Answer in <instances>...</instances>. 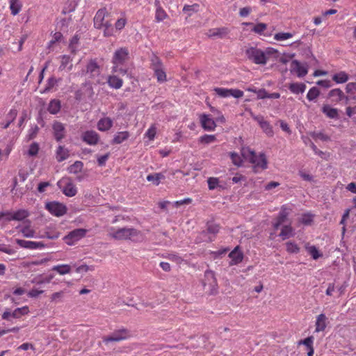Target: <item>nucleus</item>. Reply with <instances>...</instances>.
<instances>
[{
	"mask_svg": "<svg viewBox=\"0 0 356 356\" xmlns=\"http://www.w3.org/2000/svg\"><path fill=\"white\" fill-rule=\"evenodd\" d=\"M278 51L273 47H267L264 50L257 47H250L246 49L245 55L252 63L257 65H266L273 57L277 56Z\"/></svg>",
	"mask_w": 356,
	"mask_h": 356,
	"instance_id": "1",
	"label": "nucleus"
},
{
	"mask_svg": "<svg viewBox=\"0 0 356 356\" xmlns=\"http://www.w3.org/2000/svg\"><path fill=\"white\" fill-rule=\"evenodd\" d=\"M107 232L108 236L118 241L131 240L132 241H137L142 237L141 232L134 227L116 229L111 227L107 229Z\"/></svg>",
	"mask_w": 356,
	"mask_h": 356,
	"instance_id": "2",
	"label": "nucleus"
},
{
	"mask_svg": "<svg viewBox=\"0 0 356 356\" xmlns=\"http://www.w3.org/2000/svg\"><path fill=\"white\" fill-rule=\"evenodd\" d=\"M241 154L245 159L249 161L253 165L254 172L267 168L268 163L264 154L261 153L257 155L250 147H243Z\"/></svg>",
	"mask_w": 356,
	"mask_h": 356,
	"instance_id": "3",
	"label": "nucleus"
},
{
	"mask_svg": "<svg viewBox=\"0 0 356 356\" xmlns=\"http://www.w3.org/2000/svg\"><path fill=\"white\" fill-rule=\"evenodd\" d=\"M57 185L63 194L67 197H74L77 193V188L74 184L72 178L69 177H64L61 178L58 181Z\"/></svg>",
	"mask_w": 356,
	"mask_h": 356,
	"instance_id": "4",
	"label": "nucleus"
},
{
	"mask_svg": "<svg viewBox=\"0 0 356 356\" xmlns=\"http://www.w3.org/2000/svg\"><path fill=\"white\" fill-rule=\"evenodd\" d=\"M131 337L130 331L126 328L120 329L113 332L109 336L103 337L102 340L105 344L110 342H118L126 340Z\"/></svg>",
	"mask_w": 356,
	"mask_h": 356,
	"instance_id": "5",
	"label": "nucleus"
},
{
	"mask_svg": "<svg viewBox=\"0 0 356 356\" xmlns=\"http://www.w3.org/2000/svg\"><path fill=\"white\" fill-rule=\"evenodd\" d=\"M87 233V230L83 228L75 229L66 235L63 240L69 245H74L77 241L83 238Z\"/></svg>",
	"mask_w": 356,
	"mask_h": 356,
	"instance_id": "6",
	"label": "nucleus"
},
{
	"mask_svg": "<svg viewBox=\"0 0 356 356\" xmlns=\"http://www.w3.org/2000/svg\"><path fill=\"white\" fill-rule=\"evenodd\" d=\"M29 313V308L28 306H24L22 307H18L13 312L6 309L2 314V319L6 321H10L11 318H21L22 316L27 315Z\"/></svg>",
	"mask_w": 356,
	"mask_h": 356,
	"instance_id": "7",
	"label": "nucleus"
},
{
	"mask_svg": "<svg viewBox=\"0 0 356 356\" xmlns=\"http://www.w3.org/2000/svg\"><path fill=\"white\" fill-rule=\"evenodd\" d=\"M45 209L51 214L57 217L62 216L67 212V207L65 204L55 201L47 202Z\"/></svg>",
	"mask_w": 356,
	"mask_h": 356,
	"instance_id": "8",
	"label": "nucleus"
},
{
	"mask_svg": "<svg viewBox=\"0 0 356 356\" xmlns=\"http://www.w3.org/2000/svg\"><path fill=\"white\" fill-rule=\"evenodd\" d=\"M213 90L216 95L221 97H228L229 96H232L235 98H241L244 95L243 92L239 89L215 88Z\"/></svg>",
	"mask_w": 356,
	"mask_h": 356,
	"instance_id": "9",
	"label": "nucleus"
},
{
	"mask_svg": "<svg viewBox=\"0 0 356 356\" xmlns=\"http://www.w3.org/2000/svg\"><path fill=\"white\" fill-rule=\"evenodd\" d=\"M82 76L89 74V78L94 79L100 74V67L95 60H90L87 65L86 70H83L81 74Z\"/></svg>",
	"mask_w": 356,
	"mask_h": 356,
	"instance_id": "10",
	"label": "nucleus"
},
{
	"mask_svg": "<svg viewBox=\"0 0 356 356\" xmlns=\"http://www.w3.org/2000/svg\"><path fill=\"white\" fill-rule=\"evenodd\" d=\"M289 214V209L286 205H283L277 217L272 222L273 227L277 230L279 227L286 220Z\"/></svg>",
	"mask_w": 356,
	"mask_h": 356,
	"instance_id": "11",
	"label": "nucleus"
},
{
	"mask_svg": "<svg viewBox=\"0 0 356 356\" xmlns=\"http://www.w3.org/2000/svg\"><path fill=\"white\" fill-rule=\"evenodd\" d=\"M129 59V51L127 48L116 50L112 58L113 65H123Z\"/></svg>",
	"mask_w": 356,
	"mask_h": 356,
	"instance_id": "12",
	"label": "nucleus"
},
{
	"mask_svg": "<svg viewBox=\"0 0 356 356\" xmlns=\"http://www.w3.org/2000/svg\"><path fill=\"white\" fill-rule=\"evenodd\" d=\"M252 118L258 122L263 131L268 136L273 137L274 131L271 124L262 115H252Z\"/></svg>",
	"mask_w": 356,
	"mask_h": 356,
	"instance_id": "13",
	"label": "nucleus"
},
{
	"mask_svg": "<svg viewBox=\"0 0 356 356\" xmlns=\"http://www.w3.org/2000/svg\"><path fill=\"white\" fill-rule=\"evenodd\" d=\"M81 139L89 145H95L99 143L100 137L95 131L88 130L82 134Z\"/></svg>",
	"mask_w": 356,
	"mask_h": 356,
	"instance_id": "14",
	"label": "nucleus"
},
{
	"mask_svg": "<svg viewBox=\"0 0 356 356\" xmlns=\"http://www.w3.org/2000/svg\"><path fill=\"white\" fill-rule=\"evenodd\" d=\"M291 72L296 74L298 77H303L308 72V67L306 64H302L297 60H292L291 63Z\"/></svg>",
	"mask_w": 356,
	"mask_h": 356,
	"instance_id": "15",
	"label": "nucleus"
},
{
	"mask_svg": "<svg viewBox=\"0 0 356 356\" xmlns=\"http://www.w3.org/2000/svg\"><path fill=\"white\" fill-rule=\"evenodd\" d=\"M53 134L56 141L59 142L65 137V124L58 121H54L52 124Z\"/></svg>",
	"mask_w": 356,
	"mask_h": 356,
	"instance_id": "16",
	"label": "nucleus"
},
{
	"mask_svg": "<svg viewBox=\"0 0 356 356\" xmlns=\"http://www.w3.org/2000/svg\"><path fill=\"white\" fill-rule=\"evenodd\" d=\"M200 122L202 128L209 131H214L216 127L214 120L208 114H201L200 115Z\"/></svg>",
	"mask_w": 356,
	"mask_h": 356,
	"instance_id": "17",
	"label": "nucleus"
},
{
	"mask_svg": "<svg viewBox=\"0 0 356 356\" xmlns=\"http://www.w3.org/2000/svg\"><path fill=\"white\" fill-rule=\"evenodd\" d=\"M15 241L20 247L29 250L40 249L44 247L42 242L25 241L22 239H16Z\"/></svg>",
	"mask_w": 356,
	"mask_h": 356,
	"instance_id": "18",
	"label": "nucleus"
},
{
	"mask_svg": "<svg viewBox=\"0 0 356 356\" xmlns=\"http://www.w3.org/2000/svg\"><path fill=\"white\" fill-rule=\"evenodd\" d=\"M107 10L105 8L99 9L94 17V26L96 29H102L105 24L104 19L107 15Z\"/></svg>",
	"mask_w": 356,
	"mask_h": 356,
	"instance_id": "19",
	"label": "nucleus"
},
{
	"mask_svg": "<svg viewBox=\"0 0 356 356\" xmlns=\"http://www.w3.org/2000/svg\"><path fill=\"white\" fill-rule=\"evenodd\" d=\"M329 97H332V102L338 103L343 99L346 100V103L348 104L350 98L346 96L343 92L339 88H334L331 90L328 93Z\"/></svg>",
	"mask_w": 356,
	"mask_h": 356,
	"instance_id": "20",
	"label": "nucleus"
},
{
	"mask_svg": "<svg viewBox=\"0 0 356 356\" xmlns=\"http://www.w3.org/2000/svg\"><path fill=\"white\" fill-rule=\"evenodd\" d=\"M229 257L231 259L230 266L236 265L241 263L243 259V254L240 250L239 246H236L229 254Z\"/></svg>",
	"mask_w": 356,
	"mask_h": 356,
	"instance_id": "21",
	"label": "nucleus"
},
{
	"mask_svg": "<svg viewBox=\"0 0 356 356\" xmlns=\"http://www.w3.org/2000/svg\"><path fill=\"white\" fill-rule=\"evenodd\" d=\"M229 33V30L226 27L211 29L207 33L209 38L218 37L225 38Z\"/></svg>",
	"mask_w": 356,
	"mask_h": 356,
	"instance_id": "22",
	"label": "nucleus"
},
{
	"mask_svg": "<svg viewBox=\"0 0 356 356\" xmlns=\"http://www.w3.org/2000/svg\"><path fill=\"white\" fill-rule=\"evenodd\" d=\"M327 318L324 314H321L316 316L315 322V332H323L327 327Z\"/></svg>",
	"mask_w": 356,
	"mask_h": 356,
	"instance_id": "23",
	"label": "nucleus"
},
{
	"mask_svg": "<svg viewBox=\"0 0 356 356\" xmlns=\"http://www.w3.org/2000/svg\"><path fill=\"white\" fill-rule=\"evenodd\" d=\"M295 235V231L291 224L283 225L279 236L282 240H286Z\"/></svg>",
	"mask_w": 356,
	"mask_h": 356,
	"instance_id": "24",
	"label": "nucleus"
},
{
	"mask_svg": "<svg viewBox=\"0 0 356 356\" xmlns=\"http://www.w3.org/2000/svg\"><path fill=\"white\" fill-rule=\"evenodd\" d=\"M349 79V75L345 71H339L332 76V80L337 84L346 83Z\"/></svg>",
	"mask_w": 356,
	"mask_h": 356,
	"instance_id": "25",
	"label": "nucleus"
},
{
	"mask_svg": "<svg viewBox=\"0 0 356 356\" xmlns=\"http://www.w3.org/2000/svg\"><path fill=\"white\" fill-rule=\"evenodd\" d=\"M113 120L110 118H101L97 122V129L101 131H108L113 127Z\"/></svg>",
	"mask_w": 356,
	"mask_h": 356,
	"instance_id": "26",
	"label": "nucleus"
},
{
	"mask_svg": "<svg viewBox=\"0 0 356 356\" xmlns=\"http://www.w3.org/2000/svg\"><path fill=\"white\" fill-rule=\"evenodd\" d=\"M70 156V151L63 145H59L56 151V159L58 162H62Z\"/></svg>",
	"mask_w": 356,
	"mask_h": 356,
	"instance_id": "27",
	"label": "nucleus"
},
{
	"mask_svg": "<svg viewBox=\"0 0 356 356\" xmlns=\"http://www.w3.org/2000/svg\"><path fill=\"white\" fill-rule=\"evenodd\" d=\"M314 343V337L310 336L307 338H305L303 340H300L298 342V345H305L307 349V356H314V349L313 346Z\"/></svg>",
	"mask_w": 356,
	"mask_h": 356,
	"instance_id": "28",
	"label": "nucleus"
},
{
	"mask_svg": "<svg viewBox=\"0 0 356 356\" xmlns=\"http://www.w3.org/2000/svg\"><path fill=\"white\" fill-rule=\"evenodd\" d=\"M322 112L330 119H337L339 118L338 109L332 108L328 104H325L321 108Z\"/></svg>",
	"mask_w": 356,
	"mask_h": 356,
	"instance_id": "29",
	"label": "nucleus"
},
{
	"mask_svg": "<svg viewBox=\"0 0 356 356\" xmlns=\"http://www.w3.org/2000/svg\"><path fill=\"white\" fill-rule=\"evenodd\" d=\"M289 90L296 95L302 94L306 90V85L304 83H291L288 86Z\"/></svg>",
	"mask_w": 356,
	"mask_h": 356,
	"instance_id": "30",
	"label": "nucleus"
},
{
	"mask_svg": "<svg viewBox=\"0 0 356 356\" xmlns=\"http://www.w3.org/2000/svg\"><path fill=\"white\" fill-rule=\"evenodd\" d=\"M305 248L314 260H317L320 257H323V254L320 252L315 245H311L309 243H307L305 245Z\"/></svg>",
	"mask_w": 356,
	"mask_h": 356,
	"instance_id": "31",
	"label": "nucleus"
},
{
	"mask_svg": "<svg viewBox=\"0 0 356 356\" xmlns=\"http://www.w3.org/2000/svg\"><path fill=\"white\" fill-rule=\"evenodd\" d=\"M60 101L57 99H54L50 101L47 110L51 114L56 115L60 111Z\"/></svg>",
	"mask_w": 356,
	"mask_h": 356,
	"instance_id": "32",
	"label": "nucleus"
},
{
	"mask_svg": "<svg viewBox=\"0 0 356 356\" xmlns=\"http://www.w3.org/2000/svg\"><path fill=\"white\" fill-rule=\"evenodd\" d=\"M108 84L111 88L119 89L122 86L123 81L115 75H110L108 77Z\"/></svg>",
	"mask_w": 356,
	"mask_h": 356,
	"instance_id": "33",
	"label": "nucleus"
},
{
	"mask_svg": "<svg viewBox=\"0 0 356 356\" xmlns=\"http://www.w3.org/2000/svg\"><path fill=\"white\" fill-rule=\"evenodd\" d=\"M130 136L129 131H119L115 136L112 140L113 144H121L127 140Z\"/></svg>",
	"mask_w": 356,
	"mask_h": 356,
	"instance_id": "34",
	"label": "nucleus"
},
{
	"mask_svg": "<svg viewBox=\"0 0 356 356\" xmlns=\"http://www.w3.org/2000/svg\"><path fill=\"white\" fill-rule=\"evenodd\" d=\"M51 270L60 275H64L71 272V266L68 264H59L54 266Z\"/></svg>",
	"mask_w": 356,
	"mask_h": 356,
	"instance_id": "35",
	"label": "nucleus"
},
{
	"mask_svg": "<svg viewBox=\"0 0 356 356\" xmlns=\"http://www.w3.org/2000/svg\"><path fill=\"white\" fill-rule=\"evenodd\" d=\"M10 10L13 15H17L22 8V3L20 0H10Z\"/></svg>",
	"mask_w": 356,
	"mask_h": 356,
	"instance_id": "36",
	"label": "nucleus"
},
{
	"mask_svg": "<svg viewBox=\"0 0 356 356\" xmlns=\"http://www.w3.org/2000/svg\"><path fill=\"white\" fill-rule=\"evenodd\" d=\"M152 70L154 71V76H156L158 82L163 83L167 81L166 73L164 71L163 66Z\"/></svg>",
	"mask_w": 356,
	"mask_h": 356,
	"instance_id": "37",
	"label": "nucleus"
},
{
	"mask_svg": "<svg viewBox=\"0 0 356 356\" xmlns=\"http://www.w3.org/2000/svg\"><path fill=\"white\" fill-rule=\"evenodd\" d=\"M83 163L81 161H76L67 168V171L70 174H77L83 170Z\"/></svg>",
	"mask_w": 356,
	"mask_h": 356,
	"instance_id": "38",
	"label": "nucleus"
},
{
	"mask_svg": "<svg viewBox=\"0 0 356 356\" xmlns=\"http://www.w3.org/2000/svg\"><path fill=\"white\" fill-rule=\"evenodd\" d=\"M165 176L162 173H154L149 174L147 177V180L149 181H152L155 186H158L161 179H163Z\"/></svg>",
	"mask_w": 356,
	"mask_h": 356,
	"instance_id": "39",
	"label": "nucleus"
},
{
	"mask_svg": "<svg viewBox=\"0 0 356 356\" xmlns=\"http://www.w3.org/2000/svg\"><path fill=\"white\" fill-rule=\"evenodd\" d=\"M267 29V24L263 22L258 23L253 26L252 31L260 35L266 36L264 31Z\"/></svg>",
	"mask_w": 356,
	"mask_h": 356,
	"instance_id": "40",
	"label": "nucleus"
},
{
	"mask_svg": "<svg viewBox=\"0 0 356 356\" xmlns=\"http://www.w3.org/2000/svg\"><path fill=\"white\" fill-rule=\"evenodd\" d=\"M29 216V212L25 209H20L14 213L9 219H14V220H22Z\"/></svg>",
	"mask_w": 356,
	"mask_h": 356,
	"instance_id": "41",
	"label": "nucleus"
},
{
	"mask_svg": "<svg viewBox=\"0 0 356 356\" xmlns=\"http://www.w3.org/2000/svg\"><path fill=\"white\" fill-rule=\"evenodd\" d=\"M286 250L289 254H297L300 252V247L293 241H288L286 243Z\"/></svg>",
	"mask_w": 356,
	"mask_h": 356,
	"instance_id": "42",
	"label": "nucleus"
},
{
	"mask_svg": "<svg viewBox=\"0 0 356 356\" xmlns=\"http://www.w3.org/2000/svg\"><path fill=\"white\" fill-rule=\"evenodd\" d=\"M314 220V215L310 213H303L299 222L304 225H311Z\"/></svg>",
	"mask_w": 356,
	"mask_h": 356,
	"instance_id": "43",
	"label": "nucleus"
},
{
	"mask_svg": "<svg viewBox=\"0 0 356 356\" xmlns=\"http://www.w3.org/2000/svg\"><path fill=\"white\" fill-rule=\"evenodd\" d=\"M346 92L350 95V99L351 98L355 99L356 97V83L350 82L346 86Z\"/></svg>",
	"mask_w": 356,
	"mask_h": 356,
	"instance_id": "44",
	"label": "nucleus"
},
{
	"mask_svg": "<svg viewBox=\"0 0 356 356\" xmlns=\"http://www.w3.org/2000/svg\"><path fill=\"white\" fill-rule=\"evenodd\" d=\"M168 15L165 10L162 8L156 9L155 11V20L156 22H161L167 19Z\"/></svg>",
	"mask_w": 356,
	"mask_h": 356,
	"instance_id": "45",
	"label": "nucleus"
},
{
	"mask_svg": "<svg viewBox=\"0 0 356 356\" xmlns=\"http://www.w3.org/2000/svg\"><path fill=\"white\" fill-rule=\"evenodd\" d=\"M320 95V91L316 87H312L307 92V98L309 101L315 100Z\"/></svg>",
	"mask_w": 356,
	"mask_h": 356,
	"instance_id": "46",
	"label": "nucleus"
},
{
	"mask_svg": "<svg viewBox=\"0 0 356 356\" xmlns=\"http://www.w3.org/2000/svg\"><path fill=\"white\" fill-rule=\"evenodd\" d=\"M293 36V34L291 33H277L274 35V39L277 41H282L286 40L289 38H291Z\"/></svg>",
	"mask_w": 356,
	"mask_h": 356,
	"instance_id": "47",
	"label": "nucleus"
},
{
	"mask_svg": "<svg viewBox=\"0 0 356 356\" xmlns=\"http://www.w3.org/2000/svg\"><path fill=\"white\" fill-rule=\"evenodd\" d=\"M216 140V137L215 135L205 134L204 136H202L199 138L200 143H204V144H210V143L215 142Z\"/></svg>",
	"mask_w": 356,
	"mask_h": 356,
	"instance_id": "48",
	"label": "nucleus"
},
{
	"mask_svg": "<svg viewBox=\"0 0 356 356\" xmlns=\"http://www.w3.org/2000/svg\"><path fill=\"white\" fill-rule=\"evenodd\" d=\"M21 232L24 237L32 238L35 235V231L31 228L29 225L24 226L22 228Z\"/></svg>",
	"mask_w": 356,
	"mask_h": 356,
	"instance_id": "49",
	"label": "nucleus"
},
{
	"mask_svg": "<svg viewBox=\"0 0 356 356\" xmlns=\"http://www.w3.org/2000/svg\"><path fill=\"white\" fill-rule=\"evenodd\" d=\"M127 23V19L124 15L119 18L115 23V28L117 31H121L125 26Z\"/></svg>",
	"mask_w": 356,
	"mask_h": 356,
	"instance_id": "50",
	"label": "nucleus"
},
{
	"mask_svg": "<svg viewBox=\"0 0 356 356\" xmlns=\"http://www.w3.org/2000/svg\"><path fill=\"white\" fill-rule=\"evenodd\" d=\"M163 66V63L161 59L156 55H153L151 58L150 67L152 70L160 67Z\"/></svg>",
	"mask_w": 356,
	"mask_h": 356,
	"instance_id": "51",
	"label": "nucleus"
},
{
	"mask_svg": "<svg viewBox=\"0 0 356 356\" xmlns=\"http://www.w3.org/2000/svg\"><path fill=\"white\" fill-rule=\"evenodd\" d=\"M156 134V127L155 124H152L150 127L147 130L145 136H147L149 140H154Z\"/></svg>",
	"mask_w": 356,
	"mask_h": 356,
	"instance_id": "52",
	"label": "nucleus"
},
{
	"mask_svg": "<svg viewBox=\"0 0 356 356\" xmlns=\"http://www.w3.org/2000/svg\"><path fill=\"white\" fill-rule=\"evenodd\" d=\"M72 59L69 56L63 55L60 57V65L59 67L60 70H63L65 67L71 63Z\"/></svg>",
	"mask_w": 356,
	"mask_h": 356,
	"instance_id": "53",
	"label": "nucleus"
},
{
	"mask_svg": "<svg viewBox=\"0 0 356 356\" xmlns=\"http://www.w3.org/2000/svg\"><path fill=\"white\" fill-rule=\"evenodd\" d=\"M220 230V226L219 225L215 223V222H209L207 224V232L211 234H216L218 233Z\"/></svg>",
	"mask_w": 356,
	"mask_h": 356,
	"instance_id": "54",
	"label": "nucleus"
},
{
	"mask_svg": "<svg viewBox=\"0 0 356 356\" xmlns=\"http://www.w3.org/2000/svg\"><path fill=\"white\" fill-rule=\"evenodd\" d=\"M39 145L37 143H33L29 148L28 154L31 156H36L39 152Z\"/></svg>",
	"mask_w": 356,
	"mask_h": 356,
	"instance_id": "55",
	"label": "nucleus"
},
{
	"mask_svg": "<svg viewBox=\"0 0 356 356\" xmlns=\"http://www.w3.org/2000/svg\"><path fill=\"white\" fill-rule=\"evenodd\" d=\"M230 158L232 163L237 166H240L242 164V159L241 156L235 152L230 153Z\"/></svg>",
	"mask_w": 356,
	"mask_h": 356,
	"instance_id": "56",
	"label": "nucleus"
},
{
	"mask_svg": "<svg viewBox=\"0 0 356 356\" xmlns=\"http://www.w3.org/2000/svg\"><path fill=\"white\" fill-rule=\"evenodd\" d=\"M64 292L58 291L51 294L50 299L51 302H59L62 301L63 298Z\"/></svg>",
	"mask_w": 356,
	"mask_h": 356,
	"instance_id": "57",
	"label": "nucleus"
},
{
	"mask_svg": "<svg viewBox=\"0 0 356 356\" xmlns=\"http://www.w3.org/2000/svg\"><path fill=\"white\" fill-rule=\"evenodd\" d=\"M123 65H113L112 72L113 73H118L124 75L127 72V70L122 67Z\"/></svg>",
	"mask_w": 356,
	"mask_h": 356,
	"instance_id": "58",
	"label": "nucleus"
},
{
	"mask_svg": "<svg viewBox=\"0 0 356 356\" xmlns=\"http://www.w3.org/2000/svg\"><path fill=\"white\" fill-rule=\"evenodd\" d=\"M17 115V111L15 108H12L9 111L8 114L6 115V121L12 123L15 119L16 118Z\"/></svg>",
	"mask_w": 356,
	"mask_h": 356,
	"instance_id": "59",
	"label": "nucleus"
},
{
	"mask_svg": "<svg viewBox=\"0 0 356 356\" xmlns=\"http://www.w3.org/2000/svg\"><path fill=\"white\" fill-rule=\"evenodd\" d=\"M209 190L215 189L219 184V179L216 177H209L207 180Z\"/></svg>",
	"mask_w": 356,
	"mask_h": 356,
	"instance_id": "60",
	"label": "nucleus"
},
{
	"mask_svg": "<svg viewBox=\"0 0 356 356\" xmlns=\"http://www.w3.org/2000/svg\"><path fill=\"white\" fill-rule=\"evenodd\" d=\"M104 36L109 37L113 35V29L112 24L108 22H106L104 26Z\"/></svg>",
	"mask_w": 356,
	"mask_h": 356,
	"instance_id": "61",
	"label": "nucleus"
},
{
	"mask_svg": "<svg viewBox=\"0 0 356 356\" xmlns=\"http://www.w3.org/2000/svg\"><path fill=\"white\" fill-rule=\"evenodd\" d=\"M53 277H54L52 275H50V276H49L47 277H45V278H42L41 277H35L32 281V282L35 283V284H43V283H49L51 282V280L53 279Z\"/></svg>",
	"mask_w": 356,
	"mask_h": 356,
	"instance_id": "62",
	"label": "nucleus"
},
{
	"mask_svg": "<svg viewBox=\"0 0 356 356\" xmlns=\"http://www.w3.org/2000/svg\"><path fill=\"white\" fill-rule=\"evenodd\" d=\"M193 202V200L190 197L185 198L181 200L175 201L173 202V205L176 207H179L184 204H189Z\"/></svg>",
	"mask_w": 356,
	"mask_h": 356,
	"instance_id": "63",
	"label": "nucleus"
},
{
	"mask_svg": "<svg viewBox=\"0 0 356 356\" xmlns=\"http://www.w3.org/2000/svg\"><path fill=\"white\" fill-rule=\"evenodd\" d=\"M58 83V81L54 77H50L47 81V84L45 88V90H49L52 88H54Z\"/></svg>",
	"mask_w": 356,
	"mask_h": 356,
	"instance_id": "64",
	"label": "nucleus"
}]
</instances>
